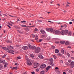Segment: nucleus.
Here are the masks:
<instances>
[{
	"instance_id": "obj_53",
	"label": "nucleus",
	"mask_w": 74,
	"mask_h": 74,
	"mask_svg": "<svg viewBox=\"0 0 74 74\" xmlns=\"http://www.w3.org/2000/svg\"><path fill=\"white\" fill-rule=\"evenodd\" d=\"M32 36L33 38L35 37V35H32Z\"/></svg>"
},
{
	"instance_id": "obj_8",
	"label": "nucleus",
	"mask_w": 74,
	"mask_h": 74,
	"mask_svg": "<svg viewBox=\"0 0 74 74\" xmlns=\"http://www.w3.org/2000/svg\"><path fill=\"white\" fill-rule=\"evenodd\" d=\"M7 47L9 49H13V47L11 45L7 46Z\"/></svg>"
},
{
	"instance_id": "obj_31",
	"label": "nucleus",
	"mask_w": 74,
	"mask_h": 74,
	"mask_svg": "<svg viewBox=\"0 0 74 74\" xmlns=\"http://www.w3.org/2000/svg\"><path fill=\"white\" fill-rule=\"evenodd\" d=\"M61 44H64L65 42V41H61L60 42Z\"/></svg>"
},
{
	"instance_id": "obj_9",
	"label": "nucleus",
	"mask_w": 74,
	"mask_h": 74,
	"mask_svg": "<svg viewBox=\"0 0 74 74\" xmlns=\"http://www.w3.org/2000/svg\"><path fill=\"white\" fill-rule=\"evenodd\" d=\"M19 67H18V66H15L14 67H13V68H12V70H17V69H18Z\"/></svg>"
},
{
	"instance_id": "obj_17",
	"label": "nucleus",
	"mask_w": 74,
	"mask_h": 74,
	"mask_svg": "<svg viewBox=\"0 0 74 74\" xmlns=\"http://www.w3.org/2000/svg\"><path fill=\"white\" fill-rule=\"evenodd\" d=\"M40 32L41 33H42V34H44V33H45V31H44V30H40Z\"/></svg>"
},
{
	"instance_id": "obj_20",
	"label": "nucleus",
	"mask_w": 74,
	"mask_h": 74,
	"mask_svg": "<svg viewBox=\"0 0 74 74\" xmlns=\"http://www.w3.org/2000/svg\"><path fill=\"white\" fill-rule=\"evenodd\" d=\"M8 52L9 53H12V52H14V51L13 50H8Z\"/></svg>"
},
{
	"instance_id": "obj_16",
	"label": "nucleus",
	"mask_w": 74,
	"mask_h": 74,
	"mask_svg": "<svg viewBox=\"0 0 74 74\" xmlns=\"http://www.w3.org/2000/svg\"><path fill=\"white\" fill-rule=\"evenodd\" d=\"M2 48H3V49H4V50H5V51H8V49L7 48V47H3Z\"/></svg>"
},
{
	"instance_id": "obj_27",
	"label": "nucleus",
	"mask_w": 74,
	"mask_h": 74,
	"mask_svg": "<svg viewBox=\"0 0 74 74\" xmlns=\"http://www.w3.org/2000/svg\"><path fill=\"white\" fill-rule=\"evenodd\" d=\"M6 42L7 43H11V42H12V41L10 40H7L6 41Z\"/></svg>"
},
{
	"instance_id": "obj_11",
	"label": "nucleus",
	"mask_w": 74,
	"mask_h": 74,
	"mask_svg": "<svg viewBox=\"0 0 74 74\" xmlns=\"http://www.w3.org/2000/svg\"><path fill=\"white\" fill-rule=\"evenodd\" d=\"M22 48L24 50H26L28 48V47L27 46H24L22 47Z\"/></svg>"
},
{
	"instance_id": "obj_6",
	"label": "nucleus",
	"mask_w": 74,
	"mask_h": 74,
	"mask_svg": "<svg viewBox=\"0 0 74 74\" xmlns=\"http://www.w3.org/2000/svg\"><path fill=\"white\" fill-rule=\"evenodd\" d=\"M40 65V64L38 63H35L34 64V66H36L35 67L34 66V68H37Z\"/></svg>"
},
{
	"instance_id": "obj_37",
	"label": "nucleus",
	"mask_w": 74,
	"mask_h": 74,
	"mask_svg": "<svg viewBox=\"0 0 74 74\" xmlns=\"http://www.w3.org/2000/svg\"><path fill=\"white\" fill-rule=\"evenodd\" d=\"M49 61H50V62H52L53 61V59L52 58L50 59L49 60Z\"/></svg>"
},
{
	"instance_id": "obj_19",
	"label": "nucleus",
	"mask_w": 74,
	"mask_h": 74,
	"mask_svg": "<svg viewBox=\"0 0 74 74\" xmlns=\"http://www.w3.org/2000/svg\"><path fill=\"white\" fill-rule=\"evenodd\" d=\"M68 32H69V31L67 30H65L64 31V33L65 34H68Z\"/></svg>"
},
{
	"instance_id": "obj_2",
	"label": "nucleus",
	"mask_w": 74,
	"mask_h": 74,
	"mask_svg": "<svg viewBox=\"0 0 74 74\" xmlns=\"http://www.w3.org/2000/svg\"><path fill=\"white\" fill-rule=\"evenodd\" d=\"M40 51V48L37 47L36 49L35 50V51L36 53H38Z\"/></svg>"
},
{
	"instance_id": "obj_50",
	"label": "nucleus",
	"mask_w": 74,
	"mask_h": 74,
	"mask_svg": "<svg viewBox=\"0 0 74 74\" xmlns=\"http://www.w3.org/2000/svg\"><path fill=\"white\" fill-rule=\"evenodd\" d=\"M31 73H32V74H35V72H32Z\"/></svg>"
},
{
	"instance_id": "obj_25",
	"label": "nucleus",
	"mask_w": 74,
	"mask_h": 74,
	"mask_svg": "<svg viewBox=\"0 0 74 74\" xmlns=\"http://www.w3.org/2000/svg\"><path fill=\"white\" fill-rule=\"evenodd\" d=\"M35 39L36 40H37L38 39V36L37 35L36 36Z\"/></svg>"
},
{
	"instance_id": "obj_64",
	"label": "nucleus",
	"mask_w": 74,
	"mask_h": 74,
	"mask_svg": "<svg viewBox=\"0 0 74 74\" xmlns=\"http://www.w3.org/2000/svg\"><path fill=\"white\" fill-rule=\"evenodd\" d=\"M63 74H66V73L65 72H64L63 73Z\"/></svg>"
},
{
	"instance_id": "obj_46",
	"label": "nucleus",
	"mask_w": 74,
	"mask_h": 74,
	"mask_svg": "<svg viewBox=\"0 0 74 74\" xmlns=\"http://www.w3.org/2000/svg\"><path fill=\"white\" fill-rule=\"evenodd\" d=\"M60 27H61V28H64L63 25H61Z\"/></svg>"
},
{
	"instance_id": "obj_32",
	"label": "nucleus",
	"mask_w": 74,
	"mask_h": 74,
	"mask_svg": "<svg viewBox=\"0 0 74 74\" xmlns=\"http://www.w3.org/2000/svg\"><path fill=\"white\" fill-rule=\"evenodd\" d=\"M61 52L62 53H63V54H64V50L62 49L61 50Z\"/></svg>"
},
{
	"instance_id": "obj_7",
	"label": "nucleus",
	"mask_w": 74,
	"mask_h": 74,
	"mask_svg": "<svg viewBox=\"0 0 74 74\" xmlns=\"http://www.w3.org/2000/svg\"><path fill=\"white\" fill-rule=\"evenodd\" d=\"M51 67L50 66H48L46 69V71L47 72L49 70V69L51 68Z\"/></svg>"
},
{
	"instance_id": "obj_15",
	"label": "nucleus",
	"mask_w": 74,
	"mask_h": 74,
	"mask_svg": "<svg viewBox=\"0 0 74 74\" xmlns=\"http://www.w3.org/2000/svg\"><path fill=\"white\" fill-rule=\"evenodd\" d=\"M55 52L56 53H59V50L58 49H56L55 50Z\"/></svg>"
},
{
	"instance_id": "obj_57",
	"label": "nucleus",
	"mask_w": 74,
	"mask_h": 74,
	"mask_svg": "<svg viewBox=\"0 0 74 74\" xmlns=\"http://www.w3.org/2000/svg\"><path fill=\"white\" fill-rule=\"evenodd\" d=\"M42 41V39H40L39 40V42H41Z\"/></svg>"
},
{
	"instance_id": "obj_22",
	"label": "nucleus",
	"mask_w": 74,
	"mask_h": 74,
	"mask_svg": "<svg viewBox=\"0 0 74 74\" xmlns=\"http://www.w3.org/2000/svg\"><path fill=\"white\" fill-rule=\"evenodd\" d=\"M57 56H62V55L60 53H58L57 55Z\"/></svg>"
},
{
	"instance_id": "obj_10",
	"label": "nucleus",
	"mask_w": 74,
	"mask_h": 74,
	"mask_svg": "<svg viewBox=\"0 0 74 74\" xmlns=\"http://www.w3.org/2000/svg\"><path fill=\"white\" fill-rule=\"evenodd\" d=\"M27 64L28 65V66H31V65H32V62L30 61H27Z\"/></svg>"
},
{
	"instance_id": "obj_33",
	"label": "nucleus",
	"mask_w": 74,
	"mask_h": 74,
	"mask_svg": "<svg viewBox=\"0 0 74 74\" xmlns=\"http://www.w3.org/2000/svg\"><path fill=\"white\" fill-rule=\"evenodd\" d=\"M63 25L64 26V28H66V27H67V25L66 24H64Z\"/></svg>"
},
{
	"instance_id": "obj_3",
	"label": "nucleus",
	"mask_w": 74,
	"mask_h": 74,
	"mask_svg": "<svg viewBox=\"0 0 74 74\" xmlns=\"http://www.w3.org/2000/svg\"><path fill=\"white\" fill-rule=\"evenodd\" d=\"M46 30L47 32H53V29L52 28H47Z\"/></svg>"
},
{
	"instance_id": "obj_39",
	"label": "nucleus",
	"mask_w": 74,
	"mask_h": 74,
	"mask_svg": "<svg viewBox=\"0 0 74 74\" xmlns=\"http://www.w3.org/2000/svg\"><path fill=\"white\" fill-rule=\"evenodd\" d=\"M72 33L71 32H69V36H71Z\"/></svg>"
},
{
	"instance_id": "obj_42",
	"label": "nucleus",
	"mask_w": 74,
	"mask_h": 74,
	"mask_svg": "<svg viewBox=\"0 0 74 74\" xmlns=\"http://www.w3.org/2000/svg\"><path fill=\"white\" fill-rule=\"evenodd\" d=\"M72 71L71 70L68 71V73H72Z\"/></svg>"
},
{
	"instance_id": "obj_34",
	"label": "nucleus",
	"mask_w": 74,
	"mask_h": 74,
	"mask_svg": "<svg viewBox=\"0 0 74 74\" xmlns=\"http://www.w3.org/2000/svg\"><path fill=\"white\" fill-rule=\"evenodd\" d=\"M7 55V54H5L3 56H2V58H4L5 57V56H6Z\"/></svg>"
},
{
	"instance_id": "obj_63",
	"label": "nucleus",
	"mask_w": 74,
	"mask_h": 74,
	"mask_svg": "<svg viewBox=\"0 0 74 74\" xmlns=\"http://www.w3.org/2000/svg\"><path fill=\"white\" fill-rule=\"evenodd\" d=\"M67 48H71V47L68 46V47Z\"/></svg>"
},
{
	"instance_id": "obj_60",
	"label": "nucleus",
	"mask_w": 74,
	"mask_h": 74,
	"mask_svg": "<svg viewBox=\"0 0 74 74\" xmlns=\"http://www.w3.org/2000/svg\"><path fill=\"white\" fill-rule=\"evenodd\" d=\"M5 65H6V66H7V65H8V64L7 63H5Z\"/></svg>"
},
{
	"instance_id": "obj_41",
	"label": "nucleus",
	"mask_w": 74,
	"mask_h": 74,
	"mask_svg": "<svg viewBox=\"0 0 74 74\" xmlns=\"http://www.w3.org/2000/svg\"><path fill=\"white\" fill-rule=\"evenodd\" d=\"M21 26L22 27H26V25H21Z\"/></svg>"
},
{
	"instance_id": "obj_40",
	"label": "nucleus",
	"mask_w": 74,
	"mask_h": 74,
	"mask_svg": "<svg viewBox=\"0 0 74 74\" xmlns=\"http://www.w3.org/2000/svg\"><path fill=\"white\" fill-rule=\"evenodd\" d=\"M69 44V42L68 41H66L65 43L66 45H68Z\"/></svg>"
},
{
	"instance_id": "obj_5",
	"label": "nucleus",
	"mask_w": 74,
	"mask_h": 74,
	"mask_svg": "<svg viewBox=\"0 0 74 74\" xmlns=\"http://www.w3.org/2000/svg\"><path fill=\"white\" fill-rule=\"evenodd\" d=\"M46 67V65L45 64H42L40 66L41 69H44Z\"/></svg>"
},
{
	"instance_id": "obj_44",
	"label": "nucleus",
	"mask_w": 74,
	"mask_h": 74,
	"mask_svg": "<svg viewBox=\"0 0 74 74\" xmlns=\"http://www.w3.org/2000/svg\"><path fill=\"white\" fill-rule=\"evenodd\" d=\"M53 57L55 59H56V58H57V57H56V56H55V55H53Z\"/></svg>"
},
{
	"instance_id": "obj_30",
	"label": "nucleus",
	"mask_w": 74,
	"mask_h": 74,
	"mask_svg": "<svg viewBox=\"0 0 74 74\" xmlns=\"http://www.w3.org/2000/svg\"><path fill=\"white\" fill-rule=\"evenodd\" d=\"M37 31H38V29H37V28H35V30L34 31V33H36V32Z\"/></svg>"
},
{
	"instance_id": "obj_51",
	"label": "nucleus",
	"mask_w": 74,
	"mask_h": 74,
	"mask_svg": "<svg viewBox=\"0 0 74 74\" xmlns=\"http://www.w3.org/2000/svg\"><path fill=\"white\" fill-rule=\"evenodd\" d=\"M9 25H10V26H12V24H10V23H8Z\"/></svg>"
},
{
	"instance_id": "obj_28",
	"label": "nucleus",
	"mask_w": 74,
	"mask_h": 74,
	"mask_svg": "<svg viewBox=\"0 0 74 74\" xmlns=\"http://www.w3.org/2000/svg\"><path fill=\"white\" fill-rule=\"evenodd\" d=\"M45 71H42L40 72V74H44Z\"/></svg>"
},
{
	"instance_id": "obj_43",
	"label": "nucleus",
	"mask_w": 74,
	"mask_h": 74,
	"mask_svg": "<svg viewBox=\"0 0 74 74\" xmlns=\"http://www.w3.org/2000/svg\"><path fill=\"white\" fill-rule=\"evenodd\" d=\"M51 48L52 49H55V47L52 46L51 47Z\"/></svg>"
},
{
	"instance_id": "obj_52",
	"label": "nucleus",
	"mask_w": 74,
	"mask_h": 74,
	"mask_svg": "<svg viewBox=\"0 0 74 74\" xmlns=\"http://www.w3.org/2000/svg\"><path fill=\"white\" fill-rule=\"evenodd\" d=\"M71 62V60H68V62L69 63H70Z\"/></svg>"
},
{
	"instance_id": "obj_38",
	"label": "nucleus",
	"mask_w": 74,
	"mask_h": 74,
	"mask_svg": "<svg viewBox=\"0 0 74 74\" xmlns=\"http://www.w3.org/2000/svg\"><path fill=\"white\" fill-rule=\"evenodd\" d=\"M37 22H42V21L40 20H37Z\"/></svg>"
},
{
	"instance_id": "obj_29",
	"label": "nucleus",
	"mask_w": 74,
	"mask_h": 74,
	"mask_svg": "<svg viewBox=\"0 0 74 74\" xmlns=\"http://www.w3.org/2000/svg\"><path fill=\"white\" fill-rule=\"evenodd\" d=\"M3 69V65L0 64V69Z\"/></svg>"
},
{
	"instance_id": "obj_56",
	"label": "nucleus",
	"mask_w": 74,
	"mask_h": 74,
	"mask_svg": "<svg viewBox=\"0 0 74 74\" xmlns=\"http://www.w3.org/2000/svg\"><path fill=\"white\" fill-rule=\"evenodd\" d=\"M72 23H73V22H70L69 23V24H70V25H71V24H72Z\"/></svg>"
},
{
	"instance_id": "obj_49",
	"label": "nucleus",
	"mask_w": 74,
	"mask_h": 74,
	"mask_svg": "<svg viewBox=\"0 0 74 74\" xmlns=\"http://www.w3.org/2000/svg\"><path fill=\"white\" fill-rule=\"evenodd\" d=\"M55 43L56 44H59V42L58 41V42H55Z\"/></svg>"
},
{
	"instance_id": "obj_21",
	"label": "nucleus",
	"mask_w": 74,
	"mask_h": 74,
	"mask_svg": "<svg viewBox=\"0 0 74 74\" xmlns=\"http://www.w3.org/2000/svg\"><path fill=\"white\" fill-rule=\"evenodd\" d=\"M56 73L58 74H60V71H58V70H56Z\"/></svg>"
},
{
	"instance_id": "obj_24",
	"label": "nucleus",
	"mask_w": 74,
	"mask_h": 74,
	"mask_svg": "<svg viewBox=\"0 0 74 74\" xmlns=\"http://www.w3.org/2000/svg\"><path fill=\"white\" fill-rule=\"evenodd\" d=\"M28 47H29V48L30 49H32V45H28Z\"/></svg>"
},
{
	"instance_id": "obj_47",
	"label": "nucleus",
	"mask_w": 74,
	"mask_h": 74,
	"mask_svg": "<svg viewBox=\"0 0 74 74\" xmlns=\"http://www.w3.org/2000/svg\"><path fill=\"white\" fill-rule=\"evenodd\" d=\"M67 56H69H69H70V55L69 53H67Z\"/></svg>"
},
{
	"instance_id": "obj_14",
	"label": "nucleus",
	"mask_w": 74,
	"mask_h": 74,
	"mask_svg": "<svg viewBox=\"0 0 74 74\" xmlns=\"http://www.w3.org/2000/svg\"><path fill=\"white\" fill-rule=\"evenodd\" d=\"M60 33L62 35H64V30H62L61 32H60Z\"/></svg>"
},
{
	"instance_id": "obj_4",
	"label": "nucleus",
	"mask_w": 74,
	"mask_h": 74,
	"mask_svg": "<svg viewBox=\"0 0 74 74\" xmlns=\"http://www.w3.org/2000/svg\"><path fill=\"white\" fill-rule=\"evenodd\" d=\"M70 65H71V66H70L71 68V69H72V68H73V67H74V62H71Z\"/></svg>"
},
{
	"instance_id": "obj_45",
	"label": "nucleus",
	"mask_w": 74,
	"mask_h": 74,
	"mask_svg": "<svg viewBox=\"0 0 74 74\" xmlns=\"http://www.w3.org/2000/svg\"><path fill=\"white\" fill-rule=\"evenodd\" d=\"M21 23H26V21H21Z\"/></svg>"
},
{
	"instance_id": "obj_13",
	"label": "nucleus",
	"mask_w": 74,
	"mask_h": 74,
	"mask_svg": "<svg viewBox=\"0 0 74 74\" xmlns=\"http://www.w3.org/2000/svg\"><path fill=\"white\" fill-rule=\"evenodd\" d=\"M5 61L4 60H0V63H5Z\"/></svg>"
},
{
	"instance_id": "obj_48",
	"label": "nucleus",
	"mask_w": 74,
	"mask_h": 74,
	"mask_svg": "<svg viewBox=\"0 0 74 74\" xmlns=\"http://www.w3.org/2000/svg\"><path fill=\"white\" fill-rule=\"evenodd\" d=\"M55 70H59V68L58 67H56L55 68Z\"/></svg>"
},
{
	"instance_id": "obj_23",
	"label": "nucleus",
	"mask_w": 74,
	"mask_h": 74,
	"mask_svg": "<svg viewBox=\"0 0 74 74\" xmlns=\"http://www.w3.org/2000/svg\"><path fill=\"white\" fill-rule=\"evenodd\" d=\"M30 57H31V58H34V55H33V54H30Z\"/></svg>"
},
{
	"instance_id": "obj_62",
	"label": "nucleus",
	"mask_w": 74,
	"mask_h": 74,
	"mask_svg": "<svg viewBox=\"0 0 74 74\" xmlns=\"http://www.w3.org/2000/svg\"><path fill=\"white\" fill-rule=\"evenodd\" d=\"M4 67H7V65H4Z\"/></svg>"
},
{
	"instance_id": "obj_36",
	"label": "nucleus",
	"mask_w": 74,
	"mask_h": 74,
	"mask_svg": "<svg viewBox=\"0 0 74 74\" xmlns=\"http://www.w3.org/2000/svg\"><path fill=\"white\" fill-rule=\"evenodd\" d=\"M21 59V57L20 56L16 58V59L17 60H18V59Z\"/></svg>"
},
{
	"instance_id": "obj_12",
	"label": "nucleus",
	"mask_w": 74,
	"mask_h": 74,
	"mask_svg": "<svg viewBox=\"0 0 74 74\" xmlns=\"http://www.w3.org/2000/svg\"><path fill=\"white\" fill-rule=\"evenodd\" d=\"M38 56L39 58H40V59H44V57H43V56H42L41 55H38Z\"/></svg>"
},
{
	"instance_id": "obj_35",
	"label": "nucleus",
	"mask_w": 74,
	"mask_h": 74,
	"mask_svg": "<svg viewBox=\"0 0 74 74\" xmlns=\"http://www.w3.org/2000/svg\"><path fill=\"white\" fill-rule=\"evenodd\" d=\"M25 59H26V60H29V58H28V57H27V56H25Z\"/></svg>"
},
{
	"instance_id": "obj_61",
	"label": "nucleus",
	"mask_w": 74,
	"mask_h": 74,
	"mask_svg": "<svg viewBox=\"0 0 74 74\" xmlns=\"http://www.w3.org/2000/svg\"><path fill=\"white\" fill-rule=\"evenodd\" d=\"M7 25V26H8L9 27V28H11V27H10V26H9V25Z\"/></svg>"
},
{
	"instance_id": "obj_59",
	"label": "nucleus",
	"mask_w": 74,
	"mask_h": 74,
	"mask_svg": "<svg viewBox=\"0 0 74 74\" xmlns=\"http://www.w3.org/2000/svg\"><path fill=\"white\" fill-rule=\"evenodd\" d=\"M15 65L16 66H18V64L17 63H15Z\"/></svg>"
},
{
	"instance_id": "obj_55",
	"label": "nucleus",
	"mask_w": 74,
	"mask_h": 74,
	"mask_svg": "<svg viewBox=\"0 0 74 74\" xmlns=\"http://www.w3.org/2000/svg\"><path fill=\"white\" fill-rule=\"evenodd\" d=\"M36 71H39V69H36Z\"/></svg>"
},
{
	"instance_id": "obj_54",
	"label": "nucleus",
	"mask_w": 74,
	"mask_h": 74,
	"mask_svg": "<svg viewBox=\"0 0 74 74\" xmlns=\"http://www.w3.org/2000/svg\"><path fill=\"white\" fill-rule=\"evenodd\" d=\"M42 38H44V37H45V36H44V35H42Z\"/></svg>"
},
{
	"instance_id": "obj_18",
	"label": "nucleus",
	"mask_w": 74,
	"mask_h": 74,
	"mask_svg": "<svg viewBox=\"0 0 74 74\" xmlns=\"http://www.w3.org/2000/svg\"><path fill=\"white\" fill-rule=\"evenodd\" d=\"M36 48V47L34 46H33L32 47L31 49H32L33 50H34V49H35Z\"/></svg>"
},
{
	"instance_id": "obj_1",
	"label": "nucleus",
	"mask_w": 74,
	"mask_h": 74,
	"mask_svg": "<svg viewBox=\"0 0 74 74\" xmlns=\"http://www.w3.org/2000/svg\"><path fill=\"white\" fill-rule=\"evenodd\" d=\"M54 34H58V35H60V31H56L55 32H53Z\"/></svg>"
},
{
	"instance_id": "obj_26",
	"label": "nucleus",
	"mask_w": 74,
	"mask_h": 74,
	"mask_svg": "<svg viewBox=\"0 0 74 74\" xmlns=\"http://www.w3.org/2000/svg\"><path fill=\"white\" fill-rule=\"evenodd\" d=\"M69 4H70V3H69L68 2H67L66 5L67 7H69Z\"/></svg>"
},
{
	"instance_id": "obj_58",
	"label": "nucleus",
	"mask_w": 74,
	"mask_h": 74,
	"mask_svg": "<svg viewBox=\"0 0 74 74\" xmlns=\"http://www.w3.org/2000/svg\"><path fill=\"white\" fill-rule=\"evenodd\" d=\"M60 63H63V61L61 60L60 61Z\"/></svg>"
}]
</instances>
